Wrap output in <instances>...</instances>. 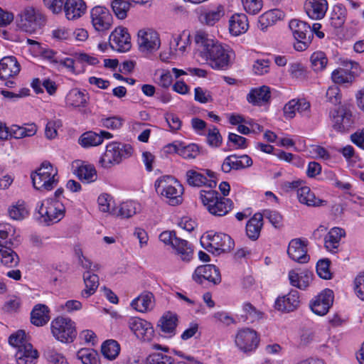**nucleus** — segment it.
I'll return each mask as SVG.
<instances>
[{"label":"nucleus","mask_w":364,"mask_h":364,"mask_svg":"<svg viewBox=\"0 0 364 364\" xmlns=\"http://www.w3.org/2000/svg\"><path fill=\"white\" fill-rule=\"evenodd\" d=\"M346 235L345 230L340 228H333L324 238V246L327 250L334 252L340 244L341 239Z\"/></svg>","instance_id":"nucleus-31"},{"label":"nucleus","mask_w":364,"mask_h":364,"mask_svg":"<svg viewBox=\"0 0 364 364\" xmlns=\"http://www.w3.org/2000/svg\"><path fill=\"white\" fill-rule=\"evenodd\" d=\"M21 66L14 56H6L0 60V80L4 81V85L14 87L16 84L11 80L18 75Z\"/></svg>","instance_id":"nucleus-9"},{"label":"nucleus","mask_w":364,"mask_h":364,"mask_svg":"<svg viewBox=\"0 0 364 364\" xmlns=\"http://www.w3.org/2000/svg\"><path fill=\"white\" fill-rule=\"evenodd\" d=\"M186 180L188 184L193 187H200L206 185V177L205 175L195 170L187 171Z\"/></svg>","instance_id":"nucleus-47"},{"label":"nucleus","mask_w":364,"mask_h":364,"mask_svg":"<svg viewBox=\"0 0 364 364\" xmlns=\"http://www.w3.org/2000/svg\"><path fill=\"white\" fill-rule=\"evenodd\" d=\"M263 227V215L260 213H255L246 224L247 236L252 240H257Z\"/></svg>","instance_id":"nucleus-28"},{"label":"nucleus","mask_w":364,"mask_h":364,"mask_svg":"<svg viewBox=\"0 0 364 364\" xmlns=\"http://www.w3.org/2000/svg\"><path fill=\"white\" fill-rule=\"evenodd\" d=\"M9 342L12 346L17 348V350H19L26 344H31L27 340L25 331L23 330H19L16 333L11 334L9 336Z\"/></svg>","instance_id":"nucleus-52"},{"label":"nucleus","mask_w":364,"mask_h":364,"mask_svg":"<svg viewBox=\"0 0 364 364\" xmlns=\"http://www.w3.org/2000/svg\"><path fill=\"white\" fill-rule=\"evenodd\" d=\"M222 141L223 138L218 128L213 127V129L208 130L207 142L210 146L218 147L221 145Z\"/></svg>","instance_id":"nucleus-59"},{"label":"nucleus","mask_w":364,"mask_h":364,"mask_svg":"<svg viewBox=\"0 0 364 364\" xmlns=\"http://www.w3.org/2000/svg\"><path fill=\"white\" fill-rule=\"evenodd\" d=\"M45 6L55 14L63 11L65 0H43Z\"/></svg>","instance_id":"nucleus-63"},{"label":"nucleus","mask_w":364,"mask_h":364,"mask_svg":"<svg viewBox=\"0 0 364 364\" xmlns=\"http://www.w3.org/2000/svg\"><path fill=\"white\" fill-rule=\"evenodd\" d=\"M78 142L82 147L87 148L101 144L102 139L97 133L90 131L82 134L80 136Z\"/></svg>","instance_id":"nucleus-45"},{"label":"nucleus","mask_w":364,"mask_h":364,"mask_svg":"<svg viewBox=\"0 0 364 364\" xmlns=\"http://www.w3.org/2000/svg\"><path fill=\"white\" fill-rule=\"evenodd\" d=\"M92 23L97 31H105L110 29L113 18L109 11L104 6H95L90 12Z\"/></svg>","instance_id":"nucleus-14"},{"label":"nucleus","mask_w":364,"mask_h":364,"mask_svg":"<svg viewBox=\"0 0 364 364\" xmlns=\"http://www.w3.org/2000/svg\"><path fill=\"white\" fill-rule=\"evenodd\" d=\"M333 292L331 289H325L310 303L311 311L319 316H323L327 314L333 302Z\"/></svg>","instance_id":"nucleus-16"},{"label":"nucleus","mask_w":364,"mask_h":364,"mask_svg":"<svg viewBox=\"0 0 364 364\" xmlns=\"http://www.w3.org/2000/svg\"><path fill=\"white\" fill-rule=\"evenodd\" d=\"M343 122L341 126L336 124V131L340 132H345L350 129L352 127L354 120L353 119V115L351 112L346 108L344 109V112H343Z\"/></svg>","instance_id":"nucleus-57"},{"label":"nucleus","mask_w":364,"mask_h":364,"mask_svg":"<svg viewBox=\"0 0 364 364\" xmlns=\"http://www.w3.org/2000/svg\"><path fill=\"white\" fill-rule=\"evenodd\" d=\"M123 122L124 119L119 116L102 117L100 119V124L102 127L110 129H120L123 125Z\"/></svg>","instance_id":"nucleus-51"},{"label":"nucleus","mask_w":364,"mask_h":364,"mask_svg":"<svg viewBox=\"0 0 364 364\" xmlns=\"http://www.w3.org/2000/svg\"><path fill=\"white\" fill-rule=\"evenodd\" d=\"M354 72L343 68L333 71L331 79L337 85H351L355 80Z\"/></svg>","instance_id":"nucleus-37"},{"label":"nucleus","mask_w":364,"mask_h":364,"mask_svg":"<svg viewBox=\"0 0 364 364\" xmlns=\"http://www.w3.org/2000/svg\"><path fill=\"white\" fill-rule=\"evenodd\" d=\"M326 97L328 101L332 104L336 105L340 103L341 99L340 89L336 85L329 87L326 91Z\"/></svg>","instance_id":"nucleus-62"},{"label":"nucleus","mask_w":364,"mask_h":364,"mask_svg":"<svg viewBox=\"0 0 364 364\" xmlns=\"http://www.w3.org/2000/svg\"><path fill=\"white\" fill-rule=\"evenodd\" d=\"M131 306L139 312H146L154 306V295L151 292H144L134 299Z\"/></svg>","instance_id":"nucleus-32"},{"label":"nucleus","mask_w":364,"mask_h":364,"mask_svg":"<svg viewBox=\"0 0 364 364\" xmlns=\"http://www.w3.org/2000/svg\"><path fill=\"white\" fill-rule=\"evenodd\" d=\"M282 12L279 10H269L259 17L258 28L264 31L269 26L274 25L282 18Z\"/></svg>","instance_id":"nucleus-38"},{"label":"nucleus","mask_w":364,"mask_h":364,"mask_svg":"<svg viewBox=\"0 0 364 364\" xmlns=\"http://www.w3.org/2000/svg\"><path fill=\"white\" fill-rule=\"evenodd\" d=\"M33 186L36 190L48 191L58 183V169L48 161H43L39 168L31 174Z\"/></svg>","instance_id":"nucleus-2"},{"label":"nucleus","mask_w":364,"mask_h":364,"mask_svg":"<svg viewBox=\"0 0 364 364\" xmlns=\"http://www.w3.org/2000/svg\"><path fill=\"white\" fill-rule=\"evenodd\" d=\"M219 197L218 192L213 188H209L208 190L203 189L200 191V198L207 210L210 208L212 204Z\"/></svg>","instance_id":"nucleus-50"},{"label":"nucleus","mask_w":364,"mask_h":364,"mask_svg":"<svg viewBox=\"0 0 364 364\" xmlns=\"http://www.w3.org/2000/svg\"><path fill=\"white\" fill-rule=\"evenodd\" d=\"M9 215L11 218L16 220L24 219L28 215L26 203L23 200H18L16 204L9 208Z\"/></svg>","instance_id":"nucleus-44"},{"label":"nucleus","mask_w":364,"mask_h":364,"mask_svg":"<svg viewBox=\"0 0 364 364\" xmlns=\"http://www.w3.org/2000/svg\"><path fill=\"white\" fill-rule=\"evenodd\" d=\"M235 155V158L233 159L234 162V169L239 170L247 167H250L252 165V159L247 155H242L237 156Z\"/></svg>","instance_id":"nucleus-61"},{"label":"nucleus","mask_w":364,"mask_h":364,"mask_svg":"<svg viewBox=\"0 0 364 364\" xmlns=\"http://www.w3.org/2000/svg\"><path fill=\"white\" fill-rule=\"evenodd\" d=\"M242 311L245 313L243 316L245 317L246 320H250L251 322L259 320L263 316V313L250 302L243 304Z\"/></svg>","instance_id":"nucleus-49"},{"label":"nucleus","mask_w":364,"mask_h":364,"mask_svg":"<svg viewBox=\"0 0 364 364\" xmlns=\"http://www.w3.org/2000/svg\"><path fill=\"white\" fill-rule=\"evenodd\" d=\"M19 17L18 27L29 33H34L41 28L45 21L41 13L30 6L25 8L20 14Z\"/></svg>","instance_id":"nucleus-8"},{"label":"nucleus","mask_w":364,"mask_h":364,"mask_svg":"<svg viewBox=\"0 0 364 364\" xmlns=\"http://www.w3.org/2000/svg\"><path fill=\"white\" fill-rule=\"evenodd\" d=\"M196 12L200 23L208 26H213L225 16V10L223 5L218 4L212 8L200 6L197 9Z\"/></svg>","instance_id":"nucleus-13"},{"label":"nucleus","mask_w":364,"mask_h":364,"mask_svg":"<svg viewBox=\"0 0 364 364\" xmlns=\"http://www.w3.org/2000/svg\"><path fill=\"white\" fill-rule=\"evenodd\" d=\"M232 201L224 197H219L208 210V212L215 216L225 215L232 208Z\"/></svg>","instance_id":"nucleus-33"},{"label":"nucleus","mask_w":364,"mask_h":364,"mask_svg":"<svg viewBox=\"0 0 364 364\" xmlns=\"http://www.w3.org/2000/svg\"><path fill=\"white\" fill-rule=\"evenodd\" d=\"M289 26L296 40L294 45V48L298 51L307 49L313 39L311 26L306 22L298 19L290 21Z\"/></svg>","instance_id":"nucleus-7"},{"label":"nucleus","mask_w":364,"mask_h":364,"mask_svg":"<svg viewBox=\"0 0 364 364\" xmlns=\"http://www.w3.org/2000/svg\"><path fill=\"white\" fill-rule=\"evenodd\" d=\"M147 364H174V359L161 353H154L147 358Z\"/></svg>","instance_id":"nucleus-54"},{"label":"nucleus","mask_w":364,"mask_h":364,"mask_svg":"<svg viewBox=\"0 0 364 364\" xmlns=\"http://www.w3.org/2000/svg\"><path fill=\"white\" fill-rule=\"evenodd\" d=\"M174 180V178L171 176H163L159 178L154 184L155 190L159 195H163V193L167 189L168 187H170L171 185V182Z\"/></svg>","instance_id":"nucleus-58"},{"label":"nucleus","mask_w":364,"mask_h":364,"mask_svg":"<svg viewBox=\"0 0 364 364\" xmlns=\"http://www.w3.org/2000/svg\"><path fill=\"white\" fill-rule=\"evenodd\" d=\"M235 343L241 351L244 353L252 352L257 348L259 343V336L256 331L250 328H243L237 331Z\"/></svg>","instance_id":"nucleus-10"},{"label":"nucleus","mask_w":364,"mask_h":364,"mask_svg":"<svg viewBox=\"0 0 364 364\" xmlns=\"http://www.w3.org/2000/svg\"><path fill=\"white\" fill-rule=\"evenodd\" d=\"M36 132L37 127L34 124H28L26 127L12 125L10 128V136L15 139H21L33 136Z\"/></svg>","instance_id":"nucleus-41"},{"label":"nucleus","mask_w":364,"mask_h":364,"mask_svg":"<svg viewBox=\"0 0 364 364\" xmlns=\"http://www.w3.org/2000/svg\"><path fill=\"white\" fill-rule=\"evenodd\" d=\"M66 105L75 108L85 107L87 100L85 94L78 89H73L69 91L65 97Z\"/></svg>","instance_id":"nucleus-39"},{"label":"nucleus","mask_w":364,"mask_h":364,"mask_svg":"<svg viewBox=\"0 0 364 364\" xmlns=\"http://www.w3.org/2000/svg\"><path fill=\"white\" fill-rule=\"evenodd\" d=\"M77 357L83 364H100L95 350L82 348L77 352Z\"/></svg>","instance_id":"nucleus-48"},{"label":"nucleus","mask_w":364,"mask_h":364,"mask_svg":"<svg viewBox=\"0 0 364 364\" xmlns=\"http://www.w3.org/2000/svg\"><path fill=\"white\" fill-rule=\"evenodd\" d=\"M39 220L49 225L60 221L65 215V207L58 200H46L37 208Z\"/></svg>","instance_id":"nucleus-6"},{"label":"nucleus","mask_w":364,"mask_h":364,"mask_svg":"<svg viewBox=\"0 0 364 364\" xmlns=\"http://www.w3.org/2000/svg\"><path fill=\"white\" fill-rule=\"evenodd\" d=\"M300 304L299 294L296 290H291L287 295L279 296L274 304L277 310L291 312L296 310Z\"/></svg>","instance_id":"nucleus-18"},{"label":"nucleus","mask_w":364,"mask_h":364,"mask_svg":"<svg viewBox=\"0 0 364 364\" xmlns=\"http://www.w3.org/2000/svg\"><path fill=\"white\" fill-rule=\"evenodd\" d=\"M304 8L310 18L321 20L326 15L328 4L327 0H306Z\"/></svg>","instance_id":"nucleus-20"},{"label":"nucleus","mask_w":364,"mask_h":364,"mask_svg":"<svg viewBox=\"0 0 364 364\" xmlns=\"http://www.w3.org/2000/svg\"><path fill=\"white\" fill-rule=\"evenodd\" d=\"M50 319L49 309L45 304H36L31 313V321L36 326H43Z\"/></svg>","instance_id":"nucleus-29"},{"label":"nucleus","mask_w":364,"mask_h":364,"mask_svg":"<svg viewBox=\"0 0 364 364\" xmlns=\"http://www.w3.org/2000/svg\"><path fill=\"white\" fill-rule=\"evenodd\" d=\"M330 260L328 259H320L316 264V272L318 275L324 279H330L331 273L329 270Z\"/></svg>","instance_id":"nucleus-55"},{"label":"nucleus","mask_w":364,"mask_h":364,"mask_svg":"<svg viewBox=\"0 0 364 364\" xmlns=\"http://www.w3.org/2000/svg\"><path fill=\"white\" fill-rule=\"evenodd\" d=\"M159 240L166 245H170L175 253L182 255V242L176 236L175 231H164L159 235Z\"/></svg>","instance_id":"nucleus-40"},{"label":"nucleus","mask_w":364,"mask_h":364,"mask_svg":"<svg viewBox=\"0 0 364 364\" xmlns=\"http://www.w3.org/2000/svg\"><path fill=\"white\" fill-rule=\"evenodd\" d=\"M197 52L213 69H225L230 63V56L217 40L203 31H198L194 37Z\"/></svg>","instance_id":"nucleus-1"},{"label":"nucleus","mask_w":364,"mask_h":364,"mask_svg":"<svg viewBox=\"0 0 364 364\" xmlns=\"http://www.w3.org/2000/svg\"><path fill=\"white\" fill-rule=\"evenodd\" d=\"M202 245L209 252L218 254L230 251L234 247V241L227 234L209 230L202 237Z\"/></svg>","instance_id":"nucleus-5"},{"label":"nucleus","mask_w":364,"mask_h":364,"mask_svg":"<svg viewBox=\"0 0 364 364\" xmlns=\"http://www.w3.org/2000/svg\"><path fill=\"white\" fill-rule=\"evenodd\" d=\"M130 36L127 29L122 27L116 28L109 36V45L118 52H127L131 48Z\"/></svg>","instance_id":"nucleus-17"},{"label":"nucleus","mask_w":364,"mask_h":364,"mask_svg":"<svg viewBox=\"0 0 364 364\" xmlns=\"http://www.w3.org/2000/svg\"><path fill=\"white\" fill-rule=\"evenodd\" d=\"M139 208V205L136 203L126 201L121 203L118 207L112 208L111 213L123 218H129L137 213Z\"/></svg>","instance_id":"nucleus-35"},{"label":"nucleus","mask_w":364,"mask_h":364,"mask_svg":"<svg viewBox=\"0 0 364 364\" xmlns=\"http://www.w3.org/2000/svg\"><path fill=\"white\" fill-rule=\"evenodd\" d=\"M161 196L165 197L168 200L167 203L171 205H177L182 202V197L181 195L178 194L177 189L171 186L168 187L165 192L163 193Z\"/></svg>","instance_id":"nucleus-53"},{"label":"nucleus","mask_w":364,"mask_h":364,"mask_svg":"<svg viewBox=\"0 0 364 364\" xmlns=\"http://www.w3.org/2000/svg\"><path fill=\"white\" fill-rule=\"evenodd\" d=\"M271 97L270 89L263 85L260 87L252 89L247 96V100L255 106H262L268 102Z\"/></svg>","instance_id":"nucleus-25"},{"label":"nucleus","mask_w":364,"mask_h":364,"mask_svg":"<svg viewBox=\"0 0 364 364\" xmlns=\"http://www.w3.org/2000/svg\"><path fill=\"white\" fill-rule=\"evenodd\" d=\"M242 3L246 12L252 15L257 14L262 8V0H242Z\"/></svg>","instance_id":"nucleus-60"},{"label":"nucleus","mask_w":364,"mask_h":364,"mask_svg":"<svg viewBox=\"0 0 364 364\" xmlns=\"http://www.w3.org/2000/svg\"><path fill=\"white\" fill-rule=\"evenodd\" d=\"M314 274L309 270H304L300 274L295 270H291L289 272V279L290 284L300 289L307 288L313 279Z\"/></svg>","instance_id":"nucleus-27"},{"label":"nucleus","mask_w":364,"mask_h":364,"mask_svg":"<svg viewBox=\"0 0 364 364\" xmlns=\"http://www.w3.org/2000/svg\"><path fill=\"white\" fill-rule=\"evenodd\" d=\"M137 44L141 52L157 50L161 46L159 34L153 28L140 29L137 33Z\"/></svg>","instance_id":"nucleus-11"},{"label":"nucleus","mask_w":364,"mask_h":364,"mask_svg":"<svg viewBox=\"0 0 364 364\" xmlns=\"http://www.w3.org/2000/svg\"><path fill=\"white\" fill-rule=\"evenodd\" d=\"M287 253L289 257L299 263H306L309 257L307 255L306 244L301 239H294L289 244Z\"/></svg>","instance_id":"nucleus-21"},{"label":"nucleus","mask_w":364,"mask_h":364,"mask_svg":"<svg viewBox=\"0 0 364 364\" xmlns=\"http://www.w3.org/2000/svg\"><path fill=\"white\" fill-rule=\"evenodd\" d=\"M15 357L17 364H36L38 353L31 344H26L17 350Z\"/></svg>","instance_id":"nucleus-26"},{"label":"nucleus","mask_w":364,"mask_h":364,"mask_svg":"<svg viewBox=\"0 0 364 364\" xmlns=\"http://www.w3.org/2000/svg\"><path fill=\"white\" fill-rule=\"evenodd\" d=\"M83 280L85 288L81 291V296L84 298H88L94 294L98 288L99 277L90 271H86L83 274Z\"/></svg>","instance_id":"nucleus-34"},{"label":"nucleus","mask_w":364,"mask_h":364,"mask_svg":"<svg viewBox=\"0 0 364 364\" xmlns=\"http://www.w3.org/2000/svg\"><path fill=\"white\" fill-rule=\"evenodd\" d=\"M310 62L313 70L315 72H319L326 68L328 59L323 52L317 51L311 55Z\"/></svg>","instance_id":"nucleus-46"},{"label":"nucleus","mask_w":364,"mask_h":364,"mask_svg":"<svg viewBox=\"0 0 364 364\" xmlns=\"http://www.w3.org/2000/svg\"><path fill=\"white\" fill-rule=\"evenodd\" d=\"M101 351L106 358L114 360L119 353L120 346L116 341L107 340L102 343Z\"/></svg>","instance_id":"nucleus-43"},{"label":"nucleus","mask_w":364,"mask_h":364,"mask_svg":"<svg viewBox=\"0 0 364 364\" xmlns=\"http://www.w3.org/2000/svg\"><path fill=\"white\" fill-rule=\"evenodd\" d=\"M82 182L90 183L97 178V171L93 165L82 164L74 172Z\"/></svg>","instance_id":"nucleus-36"},{"label":"nucleus","mask_w":364,"mask_h":364,"mask_svg":"<svg viewBox=\"0 0 364 364\" xmlns=\"http://www.w3.org/2000/svg\"><path fill=\"white\" fill-rule=\"evenodd\" d=\"M87 6L83 0H65L63 11L68 20H76L85 14Z\"/></svg>","instance_id":"nucleus-22"},{"label":"nucleus","mask_w":364,"mask_h":364,"mask_svg":"<svg viewBox=\"0 0 364 364\" xmlns=\"http://www.w3.org/2000/svg\"><path fill=\"white\" fill-rule=\"evenodd\" d=\"M249 28L247 17L244 14H235L229 20L230 33L235 36L247 32Z\"/></svg>","instance_id":"nucleus-24"},{"label":"nucleus","mask_w":364,"mask_h":364,"mask_svg":"<svg viewBox=\"0 0 364 364\" xmlns=\"http://www.w3.org/2000/svg\"><path fill=\"white\" fill-rule=\"evenodd\" d=\"M178 322V315L172 311H166L157 323V328L165 337H171L176 333Z\"/></svg>","instance_id":"nucleus-19"},{"label":"nucleus","mask_w":364,"mask_h":364,"mask_svg":"<svg viewBox=\"0 0 364 364\" xmlns=\"http://www.w3.org/2000/svg\"><path fill=\"white\" fill-rule=\"evenodd\" d=\"M354 290L357 296L364 301V273L358 274L355 278Z\"/></svg>","instance_id":"nucleus-64"},{"label":"nucleus","mask_w":364,"mask_h":364,"mask_svg":"<svg viewBox=\"0 0 364 364\" xmlns=\"http://www.w3.org/2000/svg\"><path fill=\"white\" fill-rule=\"evenodd\" d=\"M299 201L307 206L321 207L327 204V201L317 198L308 186H301L297 191Z\"/></svg>","instance_id":"nucleus-23"},{"label":"nucleus","mask_w":364,"mask_h":364,"mask_svg":"<svg viewBox=\"0 0 364 364\" xmlns=\"http://www.w3.org/2000/svg\"><path fill=\"white\" fill-rule=\"evenodd\" d=\"M50 330L56 340L65 343H72L77 336L75 323L63 316H57L51 321Z\"/></svg>","instance_id":"nucleus-4"},{"label":"nucleus","mask_w":364,"mask_h":364,"mask_svg":"<svg viewBox=\"0 0 364 364\" xmlns=\"http://www.w3.org/2000/svg\"><path fill=\"white\" fill-rule=\"evenodd\" d=\"M111 7L116 17L120 20L127 18V13L132 8L128 0H112Z\"/></svg>","instance_id":"nucleus-42"},{"label":"nucleus","mask_w":364,"mask_h":364,"mask_svg":"<svg viewBox=\"0 0 364 364\" xmlns=\"http://www.w3.org/2000/svg\"><path fill=\"white\" fill-rule=\"evenodd\" d=\"M133 154V148L129 144L111 142L106 146V150L100 160L104 168H110L119 164L123 159L129 158Z\"/></svg>","instance_id":"nucleus-3"},{"label":"nucleus","mask_w":364,"mask_h":364,"mask_svg":"<svg viewBox=\"0 0 364 364\" xmlns=\"http://www.w3.org/2000/svg\"><path fill=\"white\" fill-rule=\"evenodd\" d=\"M347 18V9L342 4L333 6L330 14L329 23L334 29L342 28Z\"/></svg>","instance_id":"nucleus-30"},{"label":"nucleus","mask_w":364,"mask_h":364,"mask_svg":"<svg viewBox=\"0 0 364 364\" xmlns=\"http://www.w3.org/2000/svg\"><path fill=\"white\" fill-rule=\"evenodd\" d=\"M270 60L268 59H258L254 62L252 71L255 75H262L269 71Z\"/></svg>","instance_id":"nucleus-56"},{"label":"nucleus","mask_w":364,"mask_h":364,"mask_svg":"<svg viewBox=\"0 0 364 364\" xmlns=\"http://www.w3.org/2000/svg\"><path fill=\"white\" fill-rule=\"evenodd\" d=\"M192 278L196 282L200 284H203L205 281L214 285L221 282L220 270L213 264H205L198 267L193 274Z\"/></svg>","instance_id":"nucleus-12"},{"label":"nucleus","mask_w":364,"mask_h":364,"mask_svg":"<svg viewBox=\"0 0 364 364\" xmlns=\"http://www.w3.org/2000/svg\"><path fill=\"white\" fill-rule=\"evenodd\" d=\"M129 329L139 339L149 341L154 336V328L151 323L139 317H132L129 319Z\"/></svg>","instance_id":"nucleus-15"}]
</instances>
